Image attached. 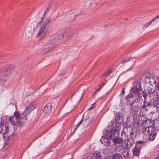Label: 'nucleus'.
<instances>
[{"label": "nucleus", "mask_w": 159, "mask_h": 159, "mask_svg": "<svg viewBox=\"0 0 159 159\" xmlns=\"http://www.w3.org/2000/svg\"><path fill=\"white\" fill-rule=\"evenodd\" d=\"M142 87L140 82L137 80L134 82L133 85L131 89V90L136 94L139 95L140 94Z\"/></svg>", "instance_id": "obj_3"}, {"label": "nucleus", "mask_w": 159, "mask_h": 159, "mask_svg": "<svg viewBox=\"0 0 159 159\" xmlns=\"http://www.w3.org/2000/svg\"><path fill=\"white\" fill-rule=\"evenodd\" d=\"M96 93H97V92H96L95 91V92H94V93L93 94V96H94L96 95Z\"/></svg>", "instance_id": "obj_44"}, {"label": "nucleus", "mask_w": 159, "mask_h": 159, "mask_svg": "<svg viewBox=\"0 0 159 159\" xmlns=\"http://www.w3.org/2000/svg\"><path fill=\"white\" fill-rule=\"evenodd\" d=\"M141 150V149H140V148H137V147H136L135 146L133 150V155L135 156H138L140 154Z\"/></svg>", "instance_id": "obj_23"}, {"label": "nucleus", "mask_w": 159, "mask_h": 159, "mask_svg": "<svg viewBox=\"0 0 159 159\" xmlns=\"http://www.w3.org/2000/svg\"><path fill=\"white\" fill-rule=\"evenodd\" d=\"M133 59V58H132L131 57L125 58L122 60L121 63H122L123 64H124L125 62L128 61Z\"/></svg>", "instance_id": "obj_30"}, {"label": "nucleus", "mask_w": 159, "mask_h": 159, "mask_svg": "<svg viewBox=\"0 0 159 159\" xmlns=\"http://www.w3.org/2000/svg\"><path fill=\"white\" fill-rule=\"evenodd\" d=\"M143 109H141L140 108V111L139 112V114L141 116H144L145 115V114L143 112Z\"/></svg>", "instance_id": "obj_33"}, {"label": "nucleus", "mask_w": 159, "mask_h": 159, "mask_svg": "<svg viewBox=\"0 0 159 159\" xmlns=\"http://www.w3.org/2000/svg\"><path fill=\"white\" fill-rule=\"evenodd\" d=\"M126 131H127V129L126 127H125L122 130V131L121 132V134L123 133L124 134H125L126 133Z\"/></svg>", "instance_id": "obj_36"}, {"label": "nucleus", "mask_w": 159, "mask_h": 159, "mask_svg": "<svg viewBox=\"0 0 159 159\" xmlns=\"http://www.w3.org/2000/svg\"><path fill=\"white\" fill-rule=\"evenodd\" d=\"M143 96L144 97V99L145 98V97H146V96H145L144 95V94H143Z\"/></svg>", "instance_id": "obj_53"}, {"label": "nucleus", "mask_w": 159, "mask_h": 159, "mask_svg": "<svg viewBox=\"0 0 159 159\" xmlns=\"http://www.w3.org/2000/svg\"><path fill=\"white\" fill-rule=\"evenodd\" d=\"M94 158V159H102L103 158L101 154V153L99 152H96L93 153V156H90Z\"/></svg>", "instance_id": "obj_18"}, {"label": "nucleus", "mask_w": 159, "mask_h": 159, "mask_svg": "<svg viewBox=\"0 0 159 159\" xmlns=\"http://www.w3.org/2000/svg\"><path fill=\"white\" fill-rule=\"evenodd\" d=\"M154 108H155L157 111L159 110V98H155L152 104Z\"/></svg>", "instance_id": "obj_17"}, {"label": "nucleus", "mask_w": 159, "mask_h": 159, "mask_svg": "<svg viewBox=\"0 0 159 159\" xmlns=\"http://www.w3.org/2000/svg\"><path fill=\"white\" fill-rule=\"evenodd\" d=\"M134 97L132 93H130L126 96L125 98L127 101H130L131 100L133 99Z\"/></svg>", "instance_id": "obj_27"}, {"label": "nucleus", "mask_w": 159, "mask_h": 159, "mask_svg": "<svg viewBox=\"0 0 159 159\" xmlns=\"http://www.w3.org/2000/svg\"><path fill=\"white\" fill-rule=\"evenodd\" d=\"M156 126L157 129L159 130V120H157L156 121Z\"/></svg>", "instance_id": "obj_37"}, {"label": "nucleus", "mask_w": 159, "mask_h": 159, "mask_svg": "<svg viewBox=\"0 0 159 159\" xmlns=\"http://www.w3.org/2000/svg\"><path fill=\"white\" fill-rule=\"evenodd\" d=\"M75 15L73 13L70 14L69 15V16L70 17H74L73 19H70V21H71L72 20H74V19L75 18Z\"/></svg>", "instance_id": "obj_35"}, {"label": "nucleus", "mask_w": 159, "mask_h": 159, "mask_svg": "<svg viewBox=\"0 0 159 159\" xmlns=\"http://www.w3.org/2000/svg\"><path fill=\"white\" fill-rule=\"evenodd\" d=\"M78 128V127L77 126H76L75 128V129H74V131H73V133H74L75 131L76 130V129H77V128Z\"/></svg>", "instance_id": "obj_46"}, {"label": "nucleus", "mask_w": 159, "mask_h": 159, "mask_svg": "<svg viewBox=\"0 0 159 159\" xmlns=\"http://www.w3.org/2000/svg\"><path fill=\"white\" fill-rule=\"evenodd\" d=\"M134 133L133 131L131 130L130 132L129 136H128L126 140L129 143V145L130 147H131L134 143Z\"/></svg>", "instance_id": "obj_9"}, {"label": "nucleus", "mask_w": 159, "mask_h": 159, "mask_svg": "<svg viewBox=\"0 0 159 159\" xmlns=\"http://www.w3.org/2000/svg\"><path fill=\"white\" fill-rule=\"evenodd\" d=\"M106 136H108L113 140V139L118 137L119 136V132L114 130L111 129V130H107Z\"/></svg>", "instance_id": "obj_6"}, {"label": "nucleus", "mask_w": 159, "mask_h": 159, "mask_svg": "<svg viewBox=\"0 0 159 159\" xmlns=\"http://www.w3.org/2000/svg\"><path fill=\"white\" fill-rule=\"evenodd\" d=\"M34 109L33 106H28L26 108L24 112L28 114L30 113Z\"/></svg>", "instance_id": "obj_25"}, {"label": "nucleus", "mask_w": 159, "mask_h": 159, "mask_svg": "<svg viewBox=\"0 0 159 159\" xmlns=\"http://www.w3.org/2000/svg\"><path fill=\"white\" fill-rule=\"evenodd\" d=\"M124 142L125 143V149H128L131 147H130V145H129V143L126 139L124 140Z\"/></svg>", "instance_id": "obj_29"}, {"label": "nucleus", "mask_w": 159, "mask_h": 159, "mask_svg": "<svg viewBox=\"0 0 159 159\" xmlns=\"http://www.w3.org/2000/svg\"><path fill=\"white\" fill-rule=\"evenodd\" d=\"M122 154L125 158L126 159H129L130 157V155L128 149H125L123 151Z\"/></svg>", "instance_id": "obj_22"}, {"label": "nucleus", "mask_w": 159, "mask_h": 159, "mask_svg": "<svg viewBox=\"0 0 159 159\" xmlns=\"http://www.w3.org/2000/svg\"><path fill=\"white\" fill-rule=\"evenodd\" d=\"M151 105H152V104L151 103L148 102H146L145 99H144V100L143 101V105L141 107V108L143 109V110H144L145 111H147V110L146 109H145V108L148 107L150 106Z\"/></svg>", "instance_id": "obj_19"}, {"label": "nucleus", "mask_w": 159, "mask_h": 159, "mask_svg": "<svg viewBox=\"0 0 159 159\" xmlns=\"http://www.w3.org/2000/svg\"><path fill=\"white\" fill-rule=\"evenodd\" d=\"M153 83H154V84H156V81H154L153 82Z\"/></svg>", "instance_id": "obj_52"}, {"label": "nucleus", "mask_w": 159, "mask_h": 159, "mask_svg": "<svg viewBox=\"0 0 159 159\" xmlns=\"http://www.w3.org/2000/svg\"><path fill=\"white\" fill-rule=\"evenodd\" d=\"M93 104H92V105H91V106L89 107V108L88 109V110H90L93 107Z\"/></svg>", "instance_id": "obj_49"}, {"label": "nucleus", "mask_w": 159, "mask_h": 159, "mask_svg": "<svg viewBox=\"0 0 159 159\" xmlns=\"http://www.w3.org/2000/svg\"><path fill=\"white\" fill-rule=\"evenodd\" d=\"M46 13V11L44 13V14L43 15V17H42L41 18V21L39 23V24L42 21V20H43V19L44 18V17L45 16V14Z\"/></svg>", "instance_id": "obj_42"}, {"label": "nucleus", "mask_w": 159, "mask_h": 159, "mask_svg": "<svg viewBox=\"0 0 159 159\" xmlns=\"http://www.w3.org/2000/svg\"><path fill=\"white\" fill-rule=\"evenodd\" d=\"M124 147L123 144L116 145V147L114 148V150L117 152H121L123 150Z\"/></svg>", "instance_id": "obj_21"}, {"label": "nucleus", "mask_w": 159, "mask_h": 159, "mask_svg": "<svg viewBox=\"0 0 159 159\" xmlns=\"http://www.w3.org/2000/svg\"><path fill=\"white\" fill-rule=\"evenodd\" d=\"M113 159H122V157L121 155L116 153L113 155Z\"/></svg>", "instance_id": "obj_28"}, {"label": "nucleus", "mask_w": 159, "mask_h": 159, "mask_svg": "<svg viewBox=\"0 0 159 159\" xmlns=\"http://www.w3.org/2000/svg\"><path fill=\"white\" fill-rule=\"evenodd\" d=\"M148 93L150 94V96H152V94L153 93V90L152 89L150 88L149 87L148 89Z\"/></svg>", "instance_id": "obj_34"}, {"label": "nucleus", "mask_w": 159, "mask_h": 159, "mask_svg": "<svg viewBox=\"0 0 159 159\" xmlns=\"http://www.w3.org/2000/svg\"><path fill=\"white\" fill-rule=\"evenodd\" d=\"M153 129L152 131H151L148 134L149 135V139L150 141H153L157 135L156 131L154 128Z\"/></svg>", "instance_id": "obj_11"}, {"label": "nucleus", "mask_w": 159, "mask_h": 159, "mask_svg": "<svg viewBox=\"0 0 159 159\" xmlns=\"http://www.w3.org/2000/svg\"><path fill=\"white\" fill-rule=\"evenodd\" d=\"M78 128V127L77 126H76L75 128V129H74V131H73V133H74L75 131L76 130V129H77V128Z\"/></svg>", "instance_id": "obj_48"}, {"label": "nucleus", "mask_w": 159, "mask_h": 159, "mask_svg": "<svg viewBox=\"0 0 159 159\" xmlns=\"http://www.w3.org/2000/svg\"><path fill=\"white\" fill-rule=\"evenodd\" d=\"M10 75L9 70H7L4 71L1 78L0 77V84L8 79Z\"/></svg>", "instance_id": "obj_8"}, {"label": "nucleus", "mask_w": 159, "mask_h": 159, "mask_svg": "<svg viewBox=\"0 0 159 159\" xmlns=\"http://www.w3.org/2000/svg\"><path fill=\"white\" fill-rule=\"evenodd\" d=\"M83 117L81 120L79 122V123L76 125V126H77L78 127L80 126V125L81 123L82 122V121H83Z\"/></svg>", "instance_id": "obj_39"}, {"label": "nucleus", "mask_w": 159, "mask_h": 159, "mask_svg": "<svg viewBox=\"0 0 159 159\" xmlns=\"http://www.w3.org/2000/svg\"><path fill=\"white\" fill-rule=\"evenodd\" d=\"M11 136H10V138H11Z\"/></svg>", "instance_id": "obj_54"}, {"label": "nucleus", "mask_w": 159, "mask_h": 159, "mask_svg": "<svg viewBox=\"0 0 159 159\" xmlns=\"http://www.w3.org/2000/svg\"><path fill=\"white\" fill-rule=\"evenodd\" d=\"M147 143V141H145L143 140H139L136 142L135 144V146L137 147V148H140L141 149V148L144 146L145 143Z\"/></svg>", "instance_id": "obj_15"}, {"label": "nucleus", "mask_w": 159, "mask_h": 159, "mask_svg": "<svg viewBox=\"0 0 159 159\" xmlns=\"http://www.w3.org/2000/svg\"><path fill=\"white\" fill-rule=\"evenodd\" d=\"M153 128L154 127L150 126L144 127L142 129L143 133L144 134L148 135L151 131H152V130H153Z\"/></svg>", "instance_id": "obj_12"}, {"label": "nucleus", "mask_w": 159, "mask_h": 159, "mask_svg": "<svg viewBox=\"0 0 159 159\" xmlns=\"http://www.w3.org/2000/svg\"><path fill=\"white\" fill-rule=\"evenodd\" d=\"M157 80L159 81V76L157 77Z\"/></svg>", "instance_id": "obj_50"}, {"label": "nucleus", "mask_w": 159, "mask_h": 159, "mask_svg": "<svg viewBox=\"0 0 159 159\" xmlns=\"http://www.w3.org/2000/svg\"><path fill=\"white\" fill-rule=\"evenodd\" d=\"M78 128V127L77 126H76L75 128V129H74V131H73V133H74L75 131L76 130V129H77V128Z\"/></svg>", "instance_id": "obj_47"}, {"label": "nucleus", "mask_w": 159, "mask_h": 159, "mask_svg": "<svg viewBox=\"0 0 159 159\" xmlns=\"http://www.w3.org/2000/svg\"><path fill=\"white\" fill-rule=\"evenodd\" d=\"M125 93V89L124 88H123L122 89V91L121 93V94L122 95H124Z\"/></svg>", "instance_id": "obj_40"}, {"label": "nucleus", "mask_w": 159, "mask_h": 159, "mask_svg": "<svg viewBox=\"0 0 159 159\" xmlns=\"http://www.w3.org/2000/svg\"><path fill=\"white\" fill-rule=\"evenodd\" d=\"M68 33L67 32H59L52 35L49 40V43L43 47V52L47 53L53 49L58 44L62 43L68 39Z\"/></svg>", "instance_id": "obj_1"}, {"label": "nucleus", "mask_w": 159, "mask_h": 159, "mask_svg": "<svg viewBox=\"0 0 159 159\" xmlns=\"http://www.w3.org/2000/svg\"><path fill=\"white\" fill-rule=\"evenodd\" d=\"M10 129L9 128L8 125H2L0 126V133L2 134L3 138H6V134H7L10 131Z\"/></svg>", "instance_id": "obj_5"}, {"label": "nucleus", "mask_w": 159, "mask_h": 159, "mask_svg": "<svg viewBox=\"0 0 159 159\" xmlns=\"http://www.w3.org/2000/svg\"><path fill=\"white\" fill-rule=\"evenodd\" d=\"M107 72L110 74L112 72V70H110Z\"/></svg>", "instance_id": "obj_45"}, {"label": "nucleus", "mask_w": 159, "mask_h": 159, "mask_svg": "<svg viewBox=\"0 0 159 159\" xmlns=\"http://www.w3.org/2000/svg\"><path fill=\"white\" fill-rule=\"evenodd\" d=\"M92 119L91 117L88 116L85 120V121L88 123L89 124L91 123Z\"/></svg>", "instance_id": "obj_32"}, {"label": "nucleus", "mask_w": 159, "mask_h": 159, "mask_svg": "<svg viewBox=\"0 0 159 159\" xmlns=\"http://www.w3.org/2000/svg\"><path fill=\"white\" fill-rule=\"evenodd\" d=\"M100 142L105 146H108L110 143V139L108 136H106V134H104L100 139Z\"/></svg>", "instance_id": "obj_7"}, {"label": "nucleus", "mask_w": 159, "mask_h": 159, "mask_svg": "<svg viewBox=\"0 0 159 159\" xmlns=\"http://www.w3.org/2000/svg\"><path fill=\"white\" fill-rule=\"evenodd\" d=\"M124 115L121 112L117 113L116 116L115 120L116 121H119L121 120L123 121V120Z\"/></svg>", "instance_id": "obj_20"}, {"label": "nucleus", "mask_w": 159, "mask_h": 159, "mask_svg": "<svg viewBox=\"0 0 159 159\" xmlns=\"http://www.w3.org/2000/svg\"><path fill=\"white\" fill-rule=\"evenodd\" d=\"M103 86V85H102V86H101L98 89H96L95 90L96 92L97 93V92H99V90L102 88Z\"/></svg>", "instance_id": "obj_41"}, {"label": "nucleus", "mask_w": 159, "mask_h": 159, "mask_svg": "<svg viewBox=\"0 0 159 159\" xmlns=\"http://www.w3.org/2000/svg\"><path fill=\"white\" fill-rule=\"evenodd\" d=\"M83 94H82V95H81V98H80V100L81 99L82 97H83Z\"/></svg>", "instance_id": "obj_51"}, {"label": "nucleus", "mask_w": 159, "mask_h": 159, "mask_svg": "<svg viewBox=\"0 0 159 159\" xmlns=\"http://www.w3.org/2000/svg\"><path fill=\"white\" fill-rule=\"evenodd\" d=\"M52 105L50 103H48L44 107L43 111L45 114H49L51 113L52 110Z\"/></svg>", "instance_id": "obj_14"}, {"label": "nucleus", "mask_w": 159, "mask_h": 159, "mask_svg": "<svg viewBox=\"0 0 159 159\" xmlns=\"http://www.w3.org/2000/svg\"><path fill=\"white\" fill-rule=\"evenodd\" d=\"M121 124L119 122H116V123H113L112 124L111 127L112 128V130L118 131L121 128Z\"/></svg>", "instance_id": "obj_13"}, {"label": "nucleus", "mask_w": 159, "mask_h": 159, "mask_svg": "<svg viewBox=\"0 0 159 159\" xmlns=\"http://www.w3.org/2000/svg\"><path fill=\"white\" fill-rule=\"evenodd\" d=\"M131 106L132 108L133 109L134 111H136V110L138 108V105H137V102L135 101L132 102V103L131 104Z\"/></svg>", "instance_id": "obj_26"}, {"label": "nucleus", "mask_w": 159, "mask_h": 159, "mask_svg": "<svg viewBox=\"0 0 159 159\" xmlns=\"http://www.w3.org/2000/svg\"><path fill=\"white\" fill-rule=\"evenodd\" d=\"M19 117H20V114L16 111L12 116L10 117L9 121L12 125H15L16 124L19 125Z\"/></svg>", "instance_id": "obj_4"}, {"label": "nucleus", "mask_w": 159, "mask_h": 159, "mask_svg": "<svg viewBox=\"0 0 159 159\" xmlns=\"http://www.w3.org/2000/svg\"><path fill=\"white\" fill-rule=\"evenodd\" d=\"M155 88L157 91H159V84H157L155 86Z\"/></svg>", "instance_id": "obj_38"}, {"label": "nucleus", "mask_w": 159, "mask_h": 159, "mask_svg": "<svg viewBox=\"0 0 159 159\" xmlns=\"http://www.w3.org/2000/svg\"><path fill=\"white\" fill-rule=\"evenodd\" d=\"M109 74L108 72H107L105 74V76L106 77H107L109 76Z\"/></svg>", "instance_id": "obj_43"}, {"label": "nucleus", "mask_w": 159, "mask_h": 159, "mask_svg": "<svg viewBox=\"0 0 159 159\" xmlns=\"http://www.w3.org/2000/svg\"><path fill=\"white\" fill-rule=\"evenodd\" d=\"M49 23V21L48 19L46 20H44L40 25L41 26L38 32L36 37H40L39 39L41 40L44 36L46 32L44 31V29L48 23Z\"/></svg>", "instance_id": "obj_2"}, {"label": "nucleus", "mask_w": 159, "mask_h": 159, "mask_svg": "<svg viewBox=\"0 0 159 159\" xmlns=\"http://www.w3.org/2000/svg\"><path fill=\"white\" fill-rule=\"evenodd\" d=\"M159 18V14L153 18L152 20H151L149 22L145 24L144 25V27L145 28L148 27L151 23L154 21L155 20H157V19Z\"/></svg>", "instance_id": "obj_24"}, {"label": "nucleus", "mask_w": 159, "mask_h": 159, "mask_svg": "<svg viewBox=\"0 0 159 159\" xmlns=\"http://www.w3.org/2000/svg\"><path fill=\"white\" fill-rule=\"evenodd\" d=\"M158 91L153 90V93L152 94V96H154V97L156 96L157 97H158L159 98V93L157 92Z\"/></svg>", "instance_id": "obj_31"}, {"label": "nucleus", "mask_w": 159, "mask_h": 159, "mask_svg": "<svg viewBox=\"0 0 159 159\" xmlns=\"http://www.w3.org/2000/svg\"><path fill=\"white\" fill-rule=\"evenodd\" d=\"M28 114L24 112V113L21 114V115H20V117H19V125H21L22 124L26 122V120L27 119L26 116Z\"/></svg>", "instance_id": "obj_10"}, {"label": "nucleus", "mask_w": 159, "mask_h": 159, "mask_svg": "<svg viewBox=\"0 0 159 159\" xmlns=\"http://www.w3.org/2000/svg\"><path fill=\"white\" fill-rule=\"evenodd\" d=\"M123 140L122 139L118 137L113 139V142L114 145H116L123 144Z\"/></svg>", "instance_id": "obj_16"}]
</instances>
